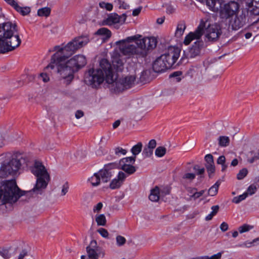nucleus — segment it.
Listing matches in <instances>:
<instances>
[{
	"label": "nucleus",
	"mask_w": 259,
	"mask_h": 259,
	"mask_svg": "<svg viewBox=\"0 0 259 259\" xmlns=\"http://www.w3.org/2000/svg\"><path fill=\"white\" fill-rule=\"evenodd\" d=\"M252 228L253 226H252L247 224H244L238 228V231L240 233H243L249 231Z\"/></svg>",
	"instance_id": "obj_38"
},
{
	"label": "nucleus",
	"mask_w": 259,
	"mask_h": 259,
	"mask_svg": "<svg viewBox=\"0 0 259 259\" xmlns=\"http://www.w3.org/2000/svg\"><path fill=\"white\" fill-rule=\"evenodd\" d=\"M69 184L67 182L65 183L63 186L61 190V196H64L68 191Z\"/></svg>",
	"instance_id": "obj_52"
},
{
	"label": "nucleus",
	"mask_w": 259,
	"mask_h": 259,
	"mask_svg": "<svg viewBox=\"0 0 259 259\" xmlns=\"http://www.w3.org/2000/svg\"><path fill=\"white\" fill-rule=\"evenodd\" d=\"M115 44L119 46L120 51L124 55L144 57L149 50L156 47L157 41L154 37H143L140 34H136L118 40Z\"/></svg>",
	"instance_id": "obj_1"
},
{
	"label": "nucleus",
	"mask_w": 259,
	"mask_h": 259,
	"mask_svg": "<svg viewBox=\"0 0 259 259\" xmlns=\"http://www.w3.org/2000/svg\"><path fill=\"white\" fill-rule=\"evenodd\" d=\"M116 239L117 244L118 246L123 245L125 243L126 241V239H125V238L120 235L117 236L116 237Z\"/></svg>",
	"instance_id": "obj_47"
},
{
	"label": "nucleus",
	"mask_w": 259,
	"mask_h": 259,
	"mask_svg": "<svg viewBox=\"0 0 259 259\" xmlns=\"http://www.w3.org/2000/svg\"><path fill=\"white\" fill-rule=\"evenodd\" d=\"M50 8L48 7H45L38 10L37 15L41 17H48L50 15Z\"/></svg>",
	"instance_id": "obj_32"
},
{
	"label": "nucleus",
	"mask_w": 259,
	"mask_h": 259,
	"mask_svg": "<svg viewBox=\"0 0 259 259\" xmlns=\"http://www.w3.org/2000/svg\"><path fill=\"white\" fill-rule=\"evenodd\" d=\"M0 255L5 258H8L10 257L9 251L7 249L0 250Z\"/></svg>",
	"instance_id": "obj_53"
},
{
	"label": "nucleus",
	"mask_w": 259,
	"mask_h": 259,
	"mask_svg": "<svg viewBox=\"0 0 259 259\" xmlns=\"http://www.w3.org/2000/svg\"><path fill=\"white\" fill-rule=\"evenodd\" d=\"M96 34L104 35L106 38H109L111 35V31L108 29L104 27L101 28L98 30V31L96 32Z\"/></svg>",
	"instance_id": "obj_30"
},
{
	"label": "nucleus",
	"mask_w": 259,
	"mask_h": 259,
	"mask_svg": "<svg viewBox=\"0 0 259 259\" xmlns=\"http://www.w3.org/2000/svg\"><path fill=\"white\" fill-rule=\"evenodd\" d=\"M31 172L37 177L35 187L32 190L38 194L41 189H45L50 180V176L41 162L36 161L31 168Z\"/></svg>",
	"instance_id": "obj_11"
},
{
	"label": "nucleus",
	"mask_w": 259,
	"mask_h": 259,
	"mask_svg": "<svg viewBox=\"0 0 259 259\" xmlns=\"http://www.w3.org/2000/svg\"><path fill=\"white\" fill-rule=\"evenodd\" d=\"M193 169L195 171H197V174L198 175H203L205 171L204 168L200 167L198 165H195Z\"/></svg>",
	"instance_id": "obj_46"
},
{
	"label": "nucleus",
	"mask_w": 259,
	"mask_h": 259,
	"mask_svg": "<svg viewBox=\"0 0 259 259\" xmlns=\"http://www.w3.org/2000/svg\"><path fill=\"white\" fill-rule=\"evenodd\" d=\"M247 194L245 193V192L242 195L234 197L232 200V202L236 204H238L242 200H244L247 197Z\"/></svg>",
	"instance_id": "obj_37"
},
{
	"label": "nucleus",
	"mask_w": 259,
	"mask_h": 259,
	"mask_svg": "<svg viewBox=\"0 0 259 259\" xmlns=\"http://www.w3.org/2000/svg\"><path fill=\"white\" fill-rule=\"evenodd\" d=\"M205 26V22L201 20L196 29L194 32L189 33L185 37L183 43L186 46L189 45L193 40H196L189 49L188 55L190 58H194L199 55L202 49L203 48V41L200 39L203 34V28Z\"/></svg>",
	"instance_id": "obj_8"
},
{
	"label": "nucleus",
	"mask_w": 259,
	"mask_h": 259,
	"mask_svg": "<svg viewBox=\"0 0 259 259\" xmlns=\"http://www.w3.org/2000/svg\"><path fill=\"white\" fill-rule=\"evenodd\" d=\"M84 115V113L82 110H77L75 112V116L77 119H79Z\"/></svg>",
	"instance_id": "obj_63"
},
{
	"label": "nucleus",
	"mask_w": 259,
	"mask_h": 259,
	"mask_svg": "<svg viewBox=\"0 0 259 259\" xmlns=\"http://www.w3.org/2000/svg\"><path fill=\"white\" fill-rule=\"evenodd\" d=\"M97 232L104 238H107L108 236V232L107 230L104 228H100L97 230Z\"/></svg>",
	"instance_id": "obj_48"
},
{
	"label": "nucleus",
	"mask_w": 259,
	"mask_h": 259,
	"mask_svg": "<svg viewBox=\"0 0 259 259\" xmlns=\"http://www.w3.org/2000/svg\"><path fill=\"white\" fill-rule=\"evenodd\" d=\"M28 255V251L26 249H23L19 253L17 259H23Z\"/></svg>",
	"instance_id": "obj_57"
},
{
	"label": "nucleus",
	"mask_w": 259,
	"mask_h": 259,
	"mask_svg": "<svg viewBox=\"0 0 259 259\" xmlns=\"http://www.w3.org/2000/svg\"><path fill=\"white\" fill-rule=\"evenodd\" d=\"M187 191L191 195H193L197 191V189L195 188L188 187L187 188Z\"/></svg>",
	"instance_id": "obj_64"
},
{
	"label": "nucleus",
	"mask_w": 259,
	"mask_h": 259,
	"mask_svg": "<svg viewBox=\"0 0 259 259\" xmlns=\"http://www.w3.org/2000/svg\"><path fill=\"white\" fill-rule=\"evenodd\" d=\"M170 61L168 62L166 58L162 55L158 57L153 63V69L156 72L164 71L171 67Z\"/></svg>",
	"instance_id": "obj_18"
},
{
	"label": "nucleus",
	"mask_w": 259,
	"mask_h": 259,
	"mask_svg": "<svg viewBox=\"0 0 259 259\" xmlns=\"http://www.w3.org/2000/svg\"><path fill=\"white\" fill-rule=\"evenodd\" d=\"M70 56L66 54L62 57L59 55L54 57L53 55L50 64L46 67V69L50 68L52 69L56 67L58 73L65 79L66 84L70 83L73 79L74 72L77 71L87 64L86 58L82 55H75L65 61V58Z\"/></svg>",
	"instance_id": "obj_2"
},
{
	"label": "nucleus",
	"mask_w": 259,
	"mask_h": 259,
	"mask_svg": "<svg viewBox=\"0 0 259 259\" xmlns=\"http://www.w3.org/2000/svg\"><path fill=\"white\" fill-rule=\"evenodd\" d=\"M230 139L228 137L222 136L218 138V144L220 147H227L229 145Z\"/></svg>",
	"instance_id": "obj_26"
},
{
	"label": "nucleus",
	"mask_w": 259,
	"mask_h": 259,
	"mask_svg": "<svg viewBox=\"0 0 259 259\" xmlns=\"http://www.w3.org/2000/svg\"><path fill=\"white\" fill-rule=\"evenodd\" d=\"M103 204L101 202H99L93 208L94 212H99L102 208Z\"/></svg>",
	"instance_id": "obj_60"
},
{
	"label": "nucleus",
	"mask_w": 259,
	"mask_h": 259,
	"mask_svg": "<svg viewBox=\"0 0 259 259\" xmlns=\"http://www.w3.org/2000/svg\"><path fill=\"white\" fill-rule=\"evenodd\" d=\"M209 9L214 12H219L221 18L227 20L238 13L239 5L238 3L230 1L225 3L224 0H216L209 5Z\"/></svg>",
	"instance_id": "obj_9"
},
{
	"label": "nucleus",
	"mask_w": 259,
	"mask_h": 259,
	"mask_svg": "<svg viewBox=\"0 0 259 259\" xmlns=\"http://www.w3.org/2000/svg\"><path fill=\"white\" fill-rule=\"evenodd\" d=\"M212 211L205 217L206 221L211 220L218 212L219 209V205H213L211 207Z\"/></svg>",
	"instance_id": "obj_33"
},
{
	"label": "nucleus",
	"mask_w": 259,
	"mask_h": 259,
	"mask_svg": "<svg viewBox=\"0 0 259 259\" xmlns=\"http://www.w3.org/2000/svg\"><path fill=\"white\" fill-rule=\"evenodd\" d=\"M259 243V237L253 239L252 241H245L240 246H245L246 247H250L253 246H254L256 244V243Z\"/></svg>",
	"instance_id": "obj_36"
},
{
	"label": "nucleus",
	"mask_w": 259,
	"mask_h": 259,
	"mask_svg": "<svg viewBox=\"0 0 259 259\" xmlns=\"http://www.w3.org/2000/svg\"><path fill=\"white\" fill-rule=\"evenodd\" d=\"M121 169L128 175H132L136 171L135 167L128 164H124L121 165Z\"/></svg>",
	"instance_id": "obj_27"
},
{
	"label": "nucleus",
	"mask_w": 259,
	"mask_h": 259,
	"mask_svg": "<svg viewBox=\"0 0 259 259\" xmlns=\"http://www.w3.org/2000/svg\"><path fill=\"white\" fill-rule=\"evenodd\" d=\"M21 42L15 24L7 22L0 26V53L4 54L14 50Z\"/></svg>",
	"instance_id": "obj_6"
},
{
	"label": "nucleus",
	"mask_w": 259,
	"mask_h": 259,
	"mask_svg": "<svg viewBox=\"0 0 259 259\" xmlns=\"http://www.w3.org/2000/svg\"><path fill=\"white\" fill-rule=\"evenodd\" d=\"M206 161L205 165H210L214 164L213 158L211 154H208L205 156Z\"/></svg>",
	"instance_id": "obj_41"
},
{
	"label": "nucleus",
	"mask_w": 259,
	"mask_h": 259,
	"mask_svg": "<svg viewBox=\"0 0 259 259\" xmlns=\"http://www.w3.org/2000/svg\"><path fill=\"white\" fill-rule=\"evenodd\" d=\"M247 169L246 168H243L239 171L237 174V178L238 180H242L247 175Z\"/></svg>",
	"instance_id": "obj_43"
},
{
	"label": "nucleus",
	"mask_w": 259,
	"mask_h": 259,
	"mask_svg": "<svg viewBox=\"0 0 259 259\" xmlns=\"http://www.w3.org/2000/svg\"><path fill=\"white\" fill-rule=\"evenodd\" d=\"M117 74L112 68L110 63L106 59L100 62L99 68L91 69L85 74V81L93 88H97L104 81L108 84L113 83L116 78Z\"/></svg>",
	"instance_id": "obj_3"
},
{
	"label": "nucleus",
	"mask_w": 259,
	"mask_h": 259,
	"mask_svg": "<svg viewBox=\"0 0 259 259\" xmlns=\"http://www.w3.org/2000/svg\"><path fill=\"white\" fill-rule=\"evenodd\" d=\"M220 183L218 181L217 182L212 186H211L208 190V194L210 196H213L215 195L218 192Z\"/></svg>",
	"instance_id": "obj_29"
},
{
	"label": "nucleus",
	"mask_w": 259,
	"mask_h": 259,
	"mask_svg": "<svg viewBox=\"0 0 259 259\" xmlns=\"http://www.w3.org/2000/svg\"><path fill=\"white\" fill-rule=\"evenodd\" d=\"M222 256V253L219 252L215 254H214L211 256H204L205 259H221Z\"/></svg>",
	"instance_id": "obj_55"
},
{
	"label": "nucleus",
	"mask_w": 259,
	"mask_h": 259,
	"mask_svg": "<svg viewBox=\"0 0 259 259\" xmlns=\"http://www.w3.org/2000/svg\"><path fill=\"white\" fill-rule=\"evenodd\" d=\"M229 26L232 30H237L242 27L247 22V17L243 12L236 14L228 19Z\"/></svg>",
	"instance_id": "obj_14"
},
{
	"label": "nucleus",
	"mask_w": 259,
	"mask_h": 259,
	"mask_svg": "<svg viewBox=\"0 0 259 259\" xmlns=\"http://www.w3.org/2000/svg\"><path fill=\"white\" fill-rule=\"evenodd\" d=\"M143 144L141 142H138L136 145L134 146L132 149L131 152L133 155L136 156L142 151Z\"/></svg>",
	"instance_id": "obj_28"
},
{
	"label": "nucleus",
	"mask_w": 259,
	"mask_h": 259,
	"mask_svg": "<svg viewBox=\"0 0 259 259\" xmlns=\"http://www.w3.org/2000/svg\"><path fill=\"white\" fill-rule=\"evenodd\" d=\"M126 18V16L125 14L119 16L115 13L111 14L104 20V23L107 25H112L118 23H123L125 22Z\"/></svg>",
	"instance_id": "obj_20"
},
{
	"label": "nucleus",
	"mask_w": 259,
	"mask_h": 259,
	"mask_svg": "<svg viewBox=\"0 0 259 259\" xmlns=\"http://www.w3.org/2000/svg\"><path fill=\"white\" fill-rule=\"evenodd\" d=\"M25 162L26 157L21 153L8 152L2 154L0 158V178L18 176Z\"/></svg>",
	"instance_id": "obj_5"
},
{
	"label": "nucleus",
	"mask_w": 259,
	"mask_h": 259,
	"mask_svg": "<svg viewBox=\"0 0 259 259\" xmlns=\"http://www.w3.org/2000/svg\"><path fill=\"white\" fill-rule=\"evenodd\" d=\"M166 13L168 14H172L176 11V8L174 6L167 5L166 8Z\"/></svg>",
	"instance_id": "obj_51"
},
{
	"label": "nucleus",
	"mask_w": 259,
	"mask_h": 259,
	"mask_svg": "<svg viewBox=\"0 0 259 259\" xmlns=\"http://www.w3.org/2000/svg\"><path fill=\"white\" fill-rule=\"evenodd\" d=\"M228 225L226 222H223L220 226V229L223 232H225L228 229Z\"/></svg>",
	"instance_id": "obj_61"
},
{
	"label": "nucleus",
	"mask_w": 259,
	"mask_h": 259,
	"mask_svg": "<svg viewBox=\"0 0 259 259\" xmlns=\"http://www.w3.org/2000/svg\"><path fill=\"white\" fill-rule=\"evenodd\" d=\"M221 33L220 25L216 23L209 25L205 30H203L206 40L208 41H213L218 39Z\"/></svg>",
	"instance_id": "obj_16"
},
{
	"label": "nucleus",
	"mask_w": 259,
	"mask_h": 259,
	"mask_svg": "<svg viewBox=\"0 0 259 259\" xmlns=\"http://www.w3.org/2000/svg\"><path fill=\"white\" fill-rule=\"evenodd\" d=\"M153 150L145 146L142 152V155L145 157H150L153 154Z\"/></svg>",
	"instance_id": "obj_39"
},
{
	"label": "nucleus",
	"mask_w": 259,
	"mask_h": 259,
	"mask_svg": "<svg viewBox=\"0 0 259 259\" xmlns=\"http://www.w3.org/2000/svg\"><path fill=\"white\" fill-rule=\"evenodd\" d=\"M39 77L42 80L45 82H47L49 81L50 78L48 75L45 73H41L39 74Z\"/></svg>",
	"instance_id": "obj_54"
},
{
	"label": "nucleus",
	"mask_w": 259,
	"mask_h": 259,
	"mask_svg": "<svg viewBox=\"0 0 259 259\" xmlns=\"http://www.w3.org/2000/svg\"><path fill=\"white\" fill-rule=\"evenodd\" d=\"M96 221L98 226H105L106 223V219L104 214H101L96 216Z\"/></svg>",
	"instance_id": "obj_31"
},
{
	"label": "nucleus",
	"mask_w": 259,
	"mask_h": 259,
	"mask_svg": "<svg viewBox=\"0 0 259 259\" xmlns=\"http://www.w3.org/2000/svg\"><path fill=\"white\" fill-rule=\"evenodd\" d=\"M226 158L224 156H220L217 160V163L218 164H223L225 163Z\"/></svg>",
	"instance_id": "obj_62"
},
{
	"label": "nucleus",
	"mask_w": 259,
	"mask_h": 259,
	"mask_svg": "<svg viewBox=\"0 0 259 259\" xmlns=\"http://www.w3.org/2000/svg\"><path fill=\"white\" fill-rule=\"evenodd\" d=\"M115 152L116 154L121 153L123 155H125L126 153V150L123 149L120 147H117L115 149Z\"/></svg>",
	"instance_id": "obj_59"
},
{
	"label": "nucleus",
	"mask_w": 259,
	"mask_h": 259,
	"mask_svg": "<svg viewBox=\"0 0 259 259\" xmlns=\"http://www.w3.org/2000/svg\"><path fill=\"white\" fill-rule=\"evenodd\" d=\"M166 149L162 146L158 147L155 152V155L158 157H163L166 153Z\"/></svg>",
	"instance_id": "obj_34"
},
{
	"label": "nucleus",
	"mask_w": 259,
	"mask_h": 259,
	"mask_svg": "<svg viewBox=\"0 0 259 259\" xmlns=\"http://www.w3.org/2000/svg\"><path fill=\"white\" fill-rule=\"evenodd\" d=\"M127 177V175L122 171H119L117 177L111 182L110 188L111 189H116L119 188L122 185L123 182Z\"/></svg>",
	"instance_id": "obj_21"
},
{
	"label": "nucleus",
	"mask_w": 259,
	"mask_h": 259,
	"mask_svg": "<svg viewBox=\"0 0 259 259\" xmlns=\"http://www.w3.org/2000/svg\"><path fill=\"white\" fill-rule=\"evenodd\" d=\"M182 73L181 71H176L174 73L170 74L169 75L170 78H173L174 81L176 82H180L182 78L181 77V76L182 75Z\"/></svg>",
	"instance_id": "obj_35"
},
{
	"label": "nucleus",
	"mask_w": 259,
	"mask_h": 259,
	"mask_svg": "<svg viewBox=\"0 0 259 259\" xmlns=\"http://www.w3.org/2000/svg\"><path fill=\"white\" fill-rule=\"evenodd\" d=\"M195 174L193 173H186L185 174L183 177L182 179L185 180H188L190 182H191L195 178Z\"/></svg>",
	"instance_id": "obj_42"
},
{
	"label": "nucleus",
	"mask_w": 259,
	"mask_h": 259,
	"mask_svg": "<svg viewBox=\"0 0 259 259\" xmlns=\"http://www.w3.org/2000/svg\"><path fill=\"white\" fill-rule=\"evenodd\" d=\"M256 191V187L254 185H251L247 189L246 192L245 193L251 195L255 193Z\"/></svg>",
	"instance_id": "obj_45"
},
{
	"label": "nucleus",
	"mask_w": 259,
	"mask_h": 259,
	"mask_svg": "<svg viewBox=\"0 0 259 259\" xmlns=\"http://www.w3.org/2000/svg\"><path fill=\"white\" fill-rule=\"evenodd\" d=\"M90 41L88 35H81L74 38L72 41L68 42L64 47L61 48L56 46L54 47L53 50H50L49 52L56 51L54 54V57H61L64 55H71L77 50L85 46Z\"/></svg>",
	"instance_id": "obj_10"
},
{
	"label": "nucleus",
	"mask_w": 259,
	"mask_h": 259,
	"mask_svg": "<svg viewBox=\"0 0 259 259\" xmlns=\"http://www.w3.org/2000/svg\"><path fill=\"white\" fill-rule=\"evenodd\" d=\"M205 192V190H201L199 192H197V191L193 194L190 195V199L196 200V199L199 198Z\"/></svg>",
	"instance_id": "obj_44"
},
{
	"label": "nucleus",
	"mask_w": 259,
	"mask_h": 259,
	"mask_svg": "<svg viewBox=\"0 0 259 259\" xmlns=\"http://www.w3.org/2000/svg\"><path fill=\"white\" fill-rule=\"evenodd\" d=\"M25 162L26 157L21 153L8 152L2 154L0 158V178L18 176Z\"/></svg>",
	"instance_id": "obj_4"
},
{
	"label": "nucleus",
	"mask_w": 259,
	"mask_h": 259,
	"mask_svg": "<svg viewBox=\"0 0 259 259\" xmlns=\"http://www.w3.org/2000/svg\"><path fill=\"white\" fill-rule=\"evenodd\" d=\"M186 28V23L184 21H179L177 24V28L175 31V36L180 38L184 34Z\"/></svg>",
	"instance_id": "obj_23"
},
{
	"label": "nucleus",
	"mask_w": 259,
	"mask_h": 259,
	"mask_svg": "<svg viewBox=\"0 0 259 259\" xmlns=\"http://www.w3.org/2000/svg\"><path fill=\"white\" fill-rule=\"evenodd\" d=\"M156 142L154 139L151 140L149 142L148 145H146V146L152 149V150H153L156 147Z\"/></svg>",
	"instance_id": "obj_56"
},
{
	"label": "nucleus",
	"mask_w": 259,
	"mask_h": 259,
	"mask_svg": "<svg viewBox=\"0 0 259 259\" xmlns=\"http://www.w3.org/2000/svg\"><path fill=\"white\" fill-rule=\"evenodd\" d=\"M250 12L254 15H259V0H251L247 5Z\"/></svg>",
	"instance_id": "obj_22"
},
{
	"label": "nucleus",
	"mask_w": 259,
	"mask_h": 259,
	"mask_svg": "<svg viewBox=\"0 0 259 259\" xmlns=\"http://www.w3.org/2000/svg\"><path fill=\"white\" fill-rule=\"evenodd\" d=\"M135 157H128L124 158L122 159L120 163H134L135 161Z\"/></svg>",
	"instance_id": "obj_50"
},
{
	"label": "nucleus",
	"mask_w": 259,
	"mask_h": 259,
	"mask_svg": "<svg viewBox=\"0 0 259 259\" xmlns=\"http://www.w3.org/2000/svg\"><path fill=\"white\" fill-rule=\"evenodd\" d=\"M181 50L178 47L170 46L162 54L166 58V60L168 62L170 61L171 66H172L180 57Z\"/></svg>",
	"instance_id": "obj_17"
},
{
	"label": "nucleus",
	"mask_w": 259,
	"mask_h": 259,
	"mask_svg": "<svg viewBox=\"0 0 259 259\" xmlns=\"http://www.w3.org/2000/svg\"><path fill=\"white\" fill-rule=\"evenodd\" d=\"M99 6L102 9H105L108 11H111L113 8V6L110 3H106L104 2H100L99 3Z\"/></svg>",
	"instance_id": "obj_40"
},
{
	"label": "nucleus",
	"mask_w": 259,
	"mask_h": 259,
	"mask_svg": "<svg viewBox=\"0 0 259 259\" xmlns=\"http://www.w3.org/2000/svg\"><path fill=\"white\" fill-rule=\"evenodd\" d=\"M135 82L136 76L135 75H129L118 79L116 78L113 83L111 84H112L113 90L115 92H122L133 87Z\"/></svg>",
	"instance_id": "obj_12"
},
{
	"label": "nucleus",
	"mask_w": 259,
	"mask_h": 259,
	"mask_svg": "<svg viewBox=\"0 0 259 259\" xmlns=\"http://www.w3.org/2000/svg\"><path fill=\"white\" fill-rule=\"evenodd\" d=\"M88 259H98L100 256L104 257L105 251L97 245V241L92 240L86 248Z\"/></svg>",
	"instance_id": "obj_15"
},
{
	"label": "nucleus",
	"mask_w": 259,
	"mask_h": 259,
	"mask_svg": "<svg viewBox=\"0 0 259 259\" xmlns=\"http://www.w3.org/2000/svg\"><path fill=\"white\" fill-rule=\"evenodd\" d=\"M111 176V170L104 167L98 172L95 173L89 179L88 181L93 186H97L100 185L101 182L107 183L108 182Z\"/></svg>",
	"instance_id": "obj_13"
},
{
	"label": "nucleus",
	"mask_w": 259,
	"mask_h": 259,
	"mask_svg": "<svg viewBox=\"0 0 259 259\" xmlns=\"http://www.w3.org/2000/svg\"><path fill=\"white\" fill-rule=\"evenodd\" d=\"M23 195L17 186L15 180H3L0 182V199L4 204H12Z\"/></svg>",
	"instance_id": "obj_7"
},
{
	"label": "nucleus",
	"mask_w": 259,
	"mask_h": 259,
	"mask_svg": "<svg viewBox=\"0 0 259 259\" xmlns=\"http://www.w3.org/2000/svg\"><path fill=\"white\" fill-rule=\"evenodd\" d=\"M125 59L120 54H114L112 57V68L116 71H122L124 69Z\"/></svg>",
	"instance_id": "obj_19"
},
{
	"label": "nucleus",
	"mask_w": 259,
	"mask_h": 259,
	"mask_svg": "<svg viewBox=\"0 0 259 259\" xmlns=\"http://www.w3.org/2000/svg\"><path fill=\"white\" fill-rule=\"evenodd\" d=\"M13 8L23 16L28 14L30 12V8L27 7H21L17 3L16 4Z\"/></svg>",
	"instance_id": "obj_25"
},
{
	"label": "nucleus",
	"mask_w": 259,
	"mask_h": 259,
	"mask_svg": "<svg viewBox=\"0 0 259 259\" xmlns=\"http://www.w3.org/2000/svg\"><path fill=\"white\" fill-rule=\"evenodd\" d=\"M169 193V190L167 188H163L160 189V194L161 197L168 194Z\"/></svg>",
	"instance_id": "obj_58"
},
{
	"label": "nucleus",
	"mask_w": 259,
	"mask_h": 259,
	"mask_svg": "<svg viewBox=\"0 0 259 259\" xmlns=\"http://www.w3.org/2000/svg\"><path fill=\"white\" fill-rule=\"evenodd\" d=\"M160 196V189L158 186H156L151 190L149 198L151 201L157 202L159 199Z\"/></svg>",
	"instance_id": "obj_24"
},
{
	"label": "nucleus",
	"mask_w": 259,
	"mask_h": 259,
	"mask_svg": "<svg viewBox=\"0 0 259 259\" xmlns=\"http://www.w3.org/2000/svg\"><path fill=\"white\" fill-rule=\"evenodd\" d=\"M207 171L208 173L209 177H210V175L213 174L215 171L214 164L210 165H205Z\"/></svg>",
	"instance_id": "obj_49"
}]
</instances>
